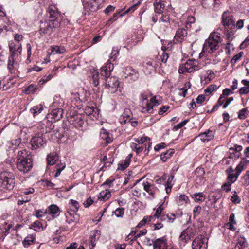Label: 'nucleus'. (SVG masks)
<instances>
[{
  "instance_id": "f257e3e1",
  "label": "nucleus",
  "mask_w": 249,
  "mask_h": 249,
  "mask_svg": "<svg viewBox=\"0 0 249 249\" xmlns=\"http://www.w3.org/2000/svg\"><path fill=\"white\" fill-rule=\"evenodd\" d=\"M47 11L49 19L41 23L40 31L44 34H51L53 31V29L60 26L61 18L60 14L54 9L49 7Z\"/></svg>"
},
{
  "instance_id": "f03ea898",
  "label": "nucleus",
  "mask_w": 249,
  "mask_h": 249,
  "mask_svg": "<svg viewBox=\"0 0 249 249\" xmlns=\"http://www.w3.org/2000/svg\"><path fill=\"white\" fill-rule=\"evenodd\" d=\"M113 68V64L107 61L101 69V74L106 78V88L111 93L116 91L119 85L116 77H109Z\"/></svg>"
},
{
  "instance_id": "7ed1b4c3",
  "label": "nucleus",
  "mask_w": 249,
  "mask_h": 249,
  "mask_svg": "<svg viewBox=\"0 0 249 249\" xmlns=\"http://www.w3.org/2000/svg\"><path fill=\"white\" fill-rule=\"evenodd\" d=\"M221 41V34L217 32L212 33L204 44L202 52L201 53H208L212 56H216V51L219 49V43Z\"/></svg>"
},
{
  "instance_id": "20e7f679",
  "label": "nucleus",
  "mask_w": 249,
  "mask_h": 249,
  "mask_svg": "<svg viewBox=\"0 0 249 249\" xmlns=\"http://www.w3.org/2000/svg\"><path fill=\"white\" fill-rule=\"evenodd\" d=\"M16 165L18 170L24 173L32 168V160L26 150L23 149L18 152L16 157Z\"/></svg>"
},
{
  "instance_id": "39448f33",
  "label": "nucleus",
  "mask_w": 249,
  "mask_h": 249,
  "mask_svg": "<svg viewBox=\"0 0 249 249\" xmlns=\"http://www.w3.org/2000/svg\"><path fill=\"white\" fill-rule=\"evenodd\" d=\"M15 177L10 172L4 171L0 173V186L3 189L12 190L15 187Z\"/></svg>"
},
{
  "instance_id": "423d86ee",
  "label": "nucleus",
  "mask_w": 249,
  "mask_h": 249,
  "mask_svg": "<svg viewBox=\"0 0 249 249\" xmlns=\"http://www.w3.org/2000/svg\"><path fill=\"white\" fill-rule=\"evenodd\" d=\"M164 203H162L156 210L155 213L153 216L149 217V221L154 222L156 218L160 219L162 221H167V222H173L174 220L175 215H173L174 218H171L168 214H164L162 213L164 207Z\"/></svg>"
},
{
  "instance_id": "0eeeda50",
  "label": "nucleus",
  "mask_w": 249,
  "mask_h": 249,
  "mask_svg": "<svg viewBox=\"0 0 249 249\" xmlns=\"http://www.w3.org/2000/svg\"><path fill=\"white\" fill-rule=\"evenodd\" d=\"M162 98L160 96H155L150 99V102L146 103L145 106H143L142 112L143 113H153V108L162 103Z\"/></svg>"
},
{
  "instance_id": "6e6552de",
  "label": "nucleus",
  "mask_w": 249,
  "mask_h": 249,
  "mask_svg": "<svg viewBox=\"0 0 249 249\" xmlns=\"http://www.w3.org/2000/svg\"><path fill=\"white\" fill-rule=\"evenodd\" d=\"M222 23L225 29H235V19L229 12H225L222 16Z\"/></svg>"
},
{
  "instance_id": "1a4fd4ad",
  "label": "nucleus",
  "mask_w": 249,
  "mask_h": 249,
  "mask_svg": "<svg viewBox=\"0 0 249 249\" xmlns=\"http://www.w3.org/2000/svg\"><path fill=\"white\" fill-rule=\"evenodd\" d=\"M246 166V161L244 160H242L235 168V173H231L228 175L227 178V180L232 183L235 182L237 180L238 176L242 171L245 169Z\"/></svg>"
},
{
  "instance_id": "9d476101",
  "label": "nucleus",
  "mask_w": 249,
  "mask_h": 249,
  "mask_svg": "<svg viewBox=\"0 0 249 249\" xmlns=\"http://www.w3.org/2000/svg\"><path fill=\"white\" fill-rule=\"evenodd\" d=\"M32 147L35 149L43 146L46 142V140L43 138L42 134L34 136L31 140Z\"/></svg>"
},
{
  "instance_id": "9b49d317",
  "label": "nucleus",
  "mask_w": 249,
  "mask_h": 249,
  "mask_svg": "<svg viewBox=\"0 0 249 249\" xmlns=\"http://www.w3.org/2000/svg\"><path fill=\"white\" fill-rule=\"evenodd\" d=\"M101 231L98 230H93L90 231L89 240V247L90 249H93L96 245V241L100 238Z\"/></svg>"
},
{
  "instance_id": "f8f14e48",
  "label": "nucleus",
  "mask_w": 249,
  "mask_h": 249,
  "mask_svg": "<svg viewBox=\"0 0 249 249\" xmlns=\"http://www.w3.org/2000/svg\"><path fill=\"white\" fill-rule=\"evenodd\" d=\"M142 187H143V189L150 196V199L155 198V195L158 191V189L154 185L146 181L142 184Z\"/></svg>"
},
{
  "instance_id": "ddd939ff",
  "label": "nucleus",
  "mask_w": 249,
  "mask_h": 249,
  "mask_svg": "<svg viewBox=\"0 0 249 249\" xmlns=\"http://www.w3.org/2000/svg\"><path fill=\"white\" fill-rule=\"evenodd\" d=\"M133 140L135 142V143L139 144V145H147L148 151H149L152 143L149 137L144 136L141 137L135 138Z\"/></svg>"
},
{
  "instance_id": "4468645a",
  "label": "nucleus",
  "mask_w": 249,
  "mask_h": 249,
  "mask_svg": "<svg viewBox=\"0 0 249 249\" xmlns=\"http://www.w3.org/2000/svg\"><path fill=\"white\" fill-rule=\"evenodd\" d=\"M215 134V131L208 130L198 136V138L203 142H206L213 139Z\"/></svg>"
},
{
  "instance_id": "2eb2a0df",
  "label": "nucleus",
  "mask_w": 249,
  "mask_h": 249,
  "mask_svg": "<svg viewBox=\"0 0 249 249\" xmlns=\"http://www.w3.org/2000/svg\"><path fill=\"white\" fill-rule=\"evenodd\" d=\"M215 77L214 73L211 70L204 72L201 76V83L202 84H208Z\"/></svg>"
},
{
  "instance_id": "dca6fc26",
  "label": "nucleus",
  "mask_w": 249,
  "mask_h": 249,
  "mask_svg": "<svg viewBox=\"0 0 249 249\" xmlns=\"http://www.w3.org/2000/svg\"><path fill=\"white\" fill-rule=\"evenodd\" d=\"M205 171L203 168L198 167L195 171V176H196V181L197 184L201 185L204 181V176Z\"/></svg>"
},
{
  "instance_id": "f3484780",
  "label": "nucleus",
  "mask_w": 249,
  "mask_h": 249,
  "mask_svg": "<svg viewBox=\"0 0 249 249\" xmlns=\"http://www.w3.org/2000/svg\"><path fill=\"white\" fill-rule=\"evenodd\" d=\"M132 151L136 152L137 155H140L142 152H146V154H148V152L147 145H139L138 144H136V143L132 142L130 143V145Z\"/></svg>"
},
{
  "instance_id": "a211bd4d",
  "label": "nucleus",
  "mask_w": 249,
  "mask_h": 249,
  "mask_svg": "<svg viewBox=\"0 0 249 249\" xmlns=\"http://www.w3.org/2000/svg\"><path fill=\"white\" fill-rule=\"evenodd\" d=\"M85 112L92 120L97 119L99 117L98 109L93 107H87L85 109Z\"/></svg>"
},
{
  "instance_id": "6ab92c4d",
  "label": "nucleus",
  "mask_w": 249,
  "mask_h": 249,
  "mask_svg": "<svg viewBox=\"0 0 249 249\" xmlns=\"http://www.w3.org/2000/svg\"><path fill=\"white\" fill-rule=\"evenodd\" d=\"M153 249H172V248H168L166 241L162 238H160L153 242Z\"/></svg>"
},
{
  "instance_id": "aec40b11",
  "label": "nucleus",
  "mask_w": 249,
  "mask_h": 249,
  "mask_svg": "<svg viewBox=\"0 0 249 249\" xmlns=\"http://www.w3.org/2000/svg\"><path fill=\"white\" fill-rule=\"evenodd\" d=\"M17 63L15 61L13 55H11L8 58L7 68L11 73H15L17 68Z\"/></svg>"
},
{
  "instance_id": "412c9836",
  "label": "nucleus",
  "mask_w": 249,
  "mask_h": 249,
  "mask_svg": "<svg viewBox=\"0 0 249 249\" xmlns=\"http://www.w3.org/2000/svg\"><path fill=\"white\" fill-rule=\"evenodd\" d=\"M10 52H12L14 56L15 55H20L22 51L21 44L19 42H17L16 44L11 43L9 45Z\"/></svg>"
},
{
  "instance_id": "4be33fe9",
  "label": "nucleus",
  "mask_w": 249,
  "mask_h": 249,
  "mask_svg": "<svg viewBox=\"0 0 249 249\" xmlns=\"http://www.w3.org/2000/svg\"><path fill=\"white\" fill-rule=\"evenodd\" d=\"M100 137L102 139L106 140V143L107 144L111 143L113 141L112 135L104 128L101 130Z\"/></svg>"
},
{
  "instance_id": "5701e85b",
  "label": "nucleus",
  "mask_w": 249,
  "mask_h": 249,
  "mask_svg": "<svg viewBox=\"0 0 249 249\" xmlns=\"http://www.w3.org/2000/svg\"><path fill=\"white\" fill-rule=\"evenodd\" d=\"M186 36L187 30L184 28H179L176 32L175 39L178 42H181L185 39Z\"/></svg>"
},
{
  "instance_id": "b1692460",
  "label": "nucleus",
  "mask_w": 249,
  "mask_h": 249,
  "mask_svg": "<svg viewBox=\"0 0 249 249\" xmlns=\"http://www.w3.org/2000/svg\"><path fill=\"white\" fill-rule=\"evenodd\" d=\"M199 69L198 63L195 60H188V73H191Z\"/></svg>"
},
{
  "instance_id": "393cba45",
  "label": "nucleus",
  "mask_w": 249,
  "mask_h": 249,
  "mask_svg": "<svg viewBox=\"0 0 249 249\" xmlns=\"http://www.w3.org/2000/svg\"><path fill=\"white\" fill-rule=\"evenodd\" d=\"M248 246V243L246 238L243 236H240L236 243L235 249H244Z\"/></svg>"
},
{
  "instance_id": "a878e982",
  "label": "nucleus",
  "mask_w": 249,
  "mask_h": 249,
  "mask_svg": "<svg viewBox=\"0 0 249 249\" xmlns=\"http://www.w3.org/2000/svg\"><path fill=\"white\" fill-rule=\"evenodd\" d=\"M63 110L62 109L58 108L53 109L50 115L54 121L59 120L63 116Z\"/></svg>"
},
{
  "instance_id": "bb28decb",
  "label": "nucleus",
  "mask_w": 249,
  "mask_h": 249,
  "mask_svg": "<svg viewBox=\"0 0 249 249\" xmlns=\"http://www.w3.org/2000/svg\"><path fill=\"white\" fill-rule=\"evenodd\" d=\"M132 117V113L129 109H125L124 112L122 114L120 120H122V122H124V124L129 122Z\"/></svg>"
},
{
  "instance_id": "cd10ccee",
  "label": "nucleus",
  "mask_w": 249,
  "mask_h": 249,
  "mask_svg": "<svg viewBox=\"0 0 249 249\" xmlns=\"http://www.w3.org/2000/svg\"><path fill=\"white\" fill-rule=\"evenodd\" d=\"M154 6L155 11L158 14L161 13L165 8V4L163 1L161 0H156L154 3Z\"/></svg>"
},
{
  "instance_id": "c85d7f7f",
  "label": "nucleus",
  "mask_w": 249,
  "mask_h": 249,
  "mask_svg": "<svg viewBox=\"0 0 249 249\" xmlns=\"http://www.w3.org/2000/svg\"><path fill=\"white\" fill-rule=\"evenodd\" d=\"M187 230H184L178 238V244L181 248H185L187 243Z\"/></svg>"
},
{
  "instance_id": "c756f323",
  "label": "nucleus",
  "mask_w": 249,
  "mask_h": 249,
  "mask_svg": "<svg viewBox=\"0 0 249 249\" xmlns=\"http://www.w3.org/2000/svg\"><path fill=\"white\" fill-rule=\"evenodd\" d=\"M60 211L59 207L54 204L50 205L48 208V213L53 217H56L60 214Z\"/></svg>"
},
{
  "instance_id": "7c9ffc66",
  "label": "nucleus",
  "mask_w": 249,
  "mask_h": 249,
  "mask_svg": "<svg viewBox=\"0 0 249 249\" xmlns=\"http://www.w3.org/2000/svg\"><path fill=\"white\" fill-rule=\"evenodd\" d=\"M203 239L202 236L196 238L192 244V249H200L203 244Z\"/></svg>"
},
{
  "instance_id": "2f4dec72",
  "label": "nucleus",
  "mask_w": 249,
  "mask_h": 249,
  "mask_svg": "<svg viewBox=\"0 0 249 249\" xmlns=\"http://www.w3.org/2000/svg\"><path fill=\"white\" fill-rule=\"evenodd\" d=\"M47 160L48 165H53L58 160V157L56 153L53 152L47 156Z\"/></svg>"
},
{
  "instance_id": "473e14b6",
  "label": "nucleus",
  "mask_w": 249,
  "mask_h": 249,
  "mask_svg": "<svg viewBox=\"0 0 249 249\" xmlns=\"http://www.w3.org/2000/svg\"><path fill=\"white\" fill-rule=\"evenodd\" d=\"M241 82L245 86L241 88L238 92L241 95L247 94L249 93V81L244 79Z\"/></svg>"
},
{
  "instance_id": "72a5a7b5",
  "label": "nucleus",
  "mask_w": 249,
  "mask_h": 249,
  "mask_svg": "<svg viewBox=\"0 0 249 249\" xmlns=\"http://www.w3.org/2000/svg\"><path fill=\"white\" fill-rule=\"evenodd\" d=\"M111 196L110 192L109 190H105L102 191L98 195V199L101 201H105L108 199Z\"/></svg>"
},
{
  "instance_id": "f704fd0d",
  "label": "nucleus",
  "mask_w": 249,
  "mask_h": 249,
  "mask_svg": "<svg viewBox=\"0 0 249 249\" xmlns=\"http://www.w3.org/2000/svg\"><path fill=\"white\" fill-rule=\"evenodd\" d=\"M70 210L74 213L78 211L79 208V203L74 200L71 199L69 203Z\"/></svg>"
},
{
  "instance_id": "c9c22d12",
  "label": "nucleus",
  "mask_w": 249,
  "mask_h": 249,
  "mask_svg": "<svg viewBox=\"0 0 249 249\" xmlns=\"http://www.w3.org/2000/svg\"><path fill=\"white\" fill-rule=\"evenodd\" d=\"M191 196L192 198H193L196 202H203L206 198L205 195L201 192L195 193Z\"/></svg>"
},
{
  "instance_id": "e433bc0d",
  "label": "nucleus",
  "mask_w": 249,
  "mask_h": 249,
  "mask_svg": "<svg viewBox=\"0 0 249 249\" xmlns=\"http://www.w3.org/2000/svg\"><path fill=\"white\" fill-rule=\"evenodd\" d=\"M226 30L225 36L226 40L228 42H231L234 38V35L235 33L236 30L235 29H225Z\"/></svg>"
},
{
  "instance_id": "4c0bfd02",
  "label": "nucleus",
  "mask_w": 249,
  "mask_h": 249,
  "mask_svg": "<svg viewBox=\"0 0 249 249\" xmlns=\"http://www.w3.org/2000/svg\"><path fill=\"white\" fill-rule=\"evenodd\" d=\"M174 153L173 149L163 152L160 155V159L163 161H166L168 158H170Z\"/></svg>"
},
{
  "instance_id": "58836bf2",
  "label": "nucleus",
  "mask_w": 249,
  "mask_h": 249,
  "mask_svg": "<svg viewBox=\"0 0 249 249\" xmlns=\"http://www.w3.org/2000/svg\"><path fill=\"white\" fill-rule=\"evenodd\" d=\"M43 109V107L42 105L39 104L34 106L30 110L31 113L35 116L40 113Z\"/></svg>"
},
{
  "instance_id": "ea45409f",
  "label": "nucleus",
  "mask_w": 249,
  "mask_h": 249,
  "mask_svg": "<svg viewBox=\"0 0 249 249\" xmlns=\"http://www.w3.org/2000/svg\"><path fill=\"white\" fill-rule=\"evenodd\" d=\"M20 143V141L18 139L12 140L8 142L7 144V146L11 149L14 150L18 146Z\"/></svg>"
},
{
  "instance_id": "a19ab883",
  "label": "nucleus",
  "mask_w": 249,
  "mask_h": 249,
  "mask_svg": "<svg viewBox=\"0 0 249 249\" xmlns=\"http://www.w3.org/2000/svg\"><path fill=\"white\" fill-rule=\"evenodd\" d=\"M51 51L52 53L56 54H62L65 51V49L64 47L54 46L51 48Z\"/></svg>"
},
{
  "instance_id": "79ce46f5",
  "label": "nucleus",
  "mask_w": 249,
  "mask_h": 249,
  "mask_svg": "<svg viewBox=\"0 0 249 249\" xmlns=\"http://www.w3.org/2000/svg\"><path fill=\"white\" fill-rule=\"evenodd\" d=\"M130 160V158H126L123 163H120L118 165V169L121 170L125 169L129 165Z\"/></svg>"
},
{
  "instance_id": "37998d69",
  "label": "nucleus",
  "mask_w": 249,
  "mask_h": 249,
  "mask_svg": "<svg viewBox=\"0 0 249 249\" xmlns=\"http://www.w3.org/2000/svg\"><path fill=\"white\" fill-rule=\"evenodd\" d=\"M177 202L179 205H182L187 203V196L185 195L180 194L178 196H177Z\"/></svg>"
},
{
  "instance_id": "c03bdc74",
  "label": "nucleus",
  "mask_w": 249,
  "mask_h": 249,
  "mask_svg": "<svg viewBox=\"0 0 249 249\" xmlns=\"http://www.w3.org/2000/svg\"><path fill=\"white\" fill-rule=\"evenodd\" d=\"M65 167V163H60V164H57L55 167L56 172L54 175L55 177H58L60 175L61 171L64 170Z\"/></svg>"
},
{
  "instance_id": "a18cd8bd",
  "label": "nucleus",
  "mask_w": 249,
  "mask_h": 249,
  "mask_svg": "<svg viewBox=\"0 0 249 249\" xmlns=\"http://www.w3.org/2000/svg\"><path fill=\"white\" fill-rule=\"evenodd\" d=\"M36 89V86L34 85L31 84L27 87L24 92L26 94H30L34 93Z\"/></svg>"
},
{
  "instance_id": "49530a36",
  "label": "nucleus",
  "mask_w": 249,
  "mask_h": 249,
  "mask_svg": "<svg viewBox=\"0 0 249 249\" xmlns=\"http://www.w3.org/2000/svg\"><path fill=\"white\" fill-rule=\"evenodd\" d=\"M73 123L76 127H80L83 126L84 121L81 117L77 116L74 120V122Z\"/></svg>"
},
{
  "instance_id": "de8ad7c7",
  "label": "nucleus",
  "mask_w": 249,
  "mask_h": 249,
  "mask_svg": "<svg viewBox=\"0 0 249 249\" xmlns=\"http://www.w3.org/2000/svg\"><path fill=\"white\" fill-rule=\"evenodd\" d=\"M243 54H244L243 52H241L239 53H238V54H237L236 55H234L233 57V58L231 59V63L232 64H235L237 62V61H238L239 60H240L241 59V58L242 57Z\"/></svg>"
},
{
  "instance_id": "09e8293b",
  "label": "nucleus",
  "mask_w": 249,
  "mask_h": 249,
  "mask_svg": "<svg viewBox=\"0 0 249 249\" xmlns=\"http://www.w3.org/2000/svg\"><path fill=\"white\" fill-rule=\"evenodd\" d=\"M139 76V72L134 69L131 72V74H129V75L128 76L127 78H129L132 81H134L138 79Z\"/></svg>"
},
{
  "instance_id": "8fccbe9b",
  "label": "nucleus",
  "mask_w": 249,
  "mask_h": 249,
  "mask_svg": "<svg viewBox=\"0 0 249 249\" xmlns=\"http://www.w3.org/2000/svg\"><path fill=\"white\" fill-rule=\"evenodd\" d=\"M248 110L247 108H243L239 111L238 117L240 119H245L248 113Z\"/></svg>"
},
{
  "instance_id": "3c124183",
  "label": "nucleus",
  "mask_w": 249,
  "mask_h": 249,
  "mask_svg": "<svg viewBox=\"0 0 249 249\" xmlns=\"http://www.w3.org/2000/svg\"><path fill=\"white\" fill-rule=\"evenodd\" d=\"M147 99H148V97L146 94L142 93L141 94V100L142 102V110L143 109V106H145L146 103H149Z\"/></svg>"
},
{
  "instance_id": "603ef678",
  "label": "nucleus",
  "mask_w": 249,
  "mask_h": 249,
  "mask_svg": "<svg viewBox=\"0 0 249 249\" xmlns=\"http://www.w3.org/2000/svg\"><path fill=\"white\" fill-rule=\"evenodd\" d=\"M143 187H142V185L141 186L139 185H136L135 189L133 190V194L134 196H139L141 194V191H142V188Z\"/></svg>"
},
{
  "instance_id": "864d4df0",
  "label": "nucleus",
  "mask_w": 249,
  "mask_h": 249,
  "mask_svg": "<svg viewBox=\"0 0 249 249\" xmlns=\"http://www.w3.org/2000/svg\"><path fill=\"white\" fill-rule=\"evenodd\" d=\"M124 212V209L123 208H117L114 212L115 215L117 217H122Z\"/></svg>"
},
{
  "instance_id": "5fc2aeb1",
  "label": "nucleus",
  "mask_w": 249,
  "mask_h": 249,
  "mask_svg": "<svg viewBox=\"0 0 249 249\" xmlns=\"http://www.w3.org/2000/svg\"><path fill=\"white\" fill-rule=\"evenodd\" d=\"M217 88L215 85H211L205 89V92L206 94L209 95L213 91H214Z\"/></svg>"
},
{
  "instance_id": "6e6d98bb",
  "label": "nucleus",
  "mask_w": 249,
  "mask_h": 249,
  "mask_svg": "<svg viewBox=\"0 0 249 249\" xmlns=\"http://www.w3.org/2000/svg\"><path fill=\"white\" fill-rule=\"evenodd\" d=\"M34 238L32 236H27L24 240L23 244L25 247H28L33 242Z\"/></svg>"
},
{
  "instance_id": "4d7b16f0",
  "label": "nucleus",
  "mask_w": 249,
  "mask_h": 249,
  "mask_svg": "<svg viewBox=\"0 0 249 249\" xmlns=\"http://www.w3.org/2000/svg\"><path fill=\"white\" fill-rule=\"evenodd\" d=\"M231 201L235 204L239 203L241 201L240 198L238 196L237 193L236 192H234L233 196H231Z\"/></svg>"
},
{
  "instance_id": "13d9d810",
  "label": "nucleus",
  "mask_w": 249,
  "mask_h": 249,
  "mask_svg": "<svg viewBox=\"0 0 249 249\" xmlns=\"http://www.w3.org/2000/svg\"><path fill=\"white\" fill-rule=\"evenodd\" d=\"M93 84L95 87L99 85V74L98 72H95L92 75Z\"/></svg>"
},
{
  "instance_id": "bf43d9fd",
  "label": "nucleus",
  "mask_w": 249,
  "mask_h": 249,
  "mask_svg": "<svg viewBox=\"0 0 249 249\" xmlns=\"http://www.w3.org/2000/svg\"><path fill=\"white\" fill-rule=\"evenodd\" d=\"M119 54V51L117 49L113 48L111 53L110 59L114 61Z\"/></svg>"
},
{
  "instance_id": "052dcab7",
  "label": "nucleus",
  "mask_w": 249,
  "mask_h": 249,
  "mask_svg": "<svg viewBox=\"0 0 249 249\" xmlns=\"http://www.w3.org/2000/svg\"><path fill=\"white\" fill-rule=\"evenodd\" d=\"M187 123V120H185L179 123L178 124L175 125L173 128V130L174 131H177L178 129L181 128L182 127H183L184 125L186 124Z\"/></svg>"
},
{
  "instance_id": "680f3d73",
  "label": "nucleus",
  "mask_w": 249,
  "mask_h": 249,
  "mask_svg": "<svg viewBox=\"0 0 249 249\" xmlns=\"http://www.w3.org/2000/svg\"><path fill=\"white\" fill-rule=\"evenodd\" d=\"M231 184H232V183H231L230 182H229L228 181L227 182L224 183L222 186V189L223 190L225 191L226 192L230 191L231 188Z\"/></svg>"
},
{
  "instance_id": "e2e57ef3",
  "label": "nucleus",
  "mask_w": 249,
  "mask_h": 249,
  "mask_svg": "<svg viewBox=\"0 0 249 249\" xmlns=\"http://www.w3.org/2000/svg\"><path fill=\"white\" fill-rule=\"evenodd\" d=\"M34 230L36 231H39L41 228H42V225L40 222L38 221H35L32 225Z\"/></svg>"
},
{
  "instance_id": "0e129e2a",
  "label": "nucleus",
  "mask_w": 249,
  "mask_h": 249,
  "mask_svg": "<svg viewBox=\"0 0 249 249\" xmlns=\"http://www.w3.org/2000/svg\"><path fill=\"white\" fill-rule=\"evenodd\" d=\"M155 63L152 61H149L146 63L145 66L149 68L150 70H155Z\"/></svg>"
},
{
  "instance_id": "69168bd1",
  "label": "nucleus",
  "mask_w": 249,
  "mask_h": 249,
  "mask_svg": "<svg viewBox=\"0 0 249 249\" xmlns=\"http://www.w3.org/2000/svg\"><path fill=\"white\" fill-rule=\"evenodd\" d=\"M149 221V217H144L143 219L137 225V228H140Z\"/></svg>"
},
{
  "instance_id": "338daca9",
  "label": "nucleus",
  "mask_w": 249,
  "mask_h": 249,
  "mask_svg": "<svg viewBox=\"0 0 249 249\" xmlns=\"http://www.w3.org/2000/svg\"><path fill=\"white\" fill-rule=\"evenodd\" d=\"M187 64V62L184 63L182 65H180L178 72L179 73L185 74L187 72V67H186V64Z\"/></svg>"
},
{
  "instance_id": "774afa93",
  "label": "nucleus",
  "mask_w": 249,
  "mask_h": 249,
  "mask_svg": "<svg viewBox=\"0 0 249 249\" xmlns=\"http://www.w3.org/2000/svg\"><path fill=\"white\" fill-rule=\"evenodd\" d=\"M170 108L169 106H164L159 109L158 114L163 115Z\"/></svg>"
}]
</instances>
